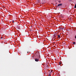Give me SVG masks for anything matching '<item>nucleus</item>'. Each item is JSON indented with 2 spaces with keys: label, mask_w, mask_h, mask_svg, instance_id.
<instances>
[{
  "label": "nucleus",
  "mask_w": 76,
  "mask_h": 76,
  "mask_svg": "<svg viewBox=\"0 0 76 76\" xmlns=\"http://www.w3.org/2000/svg\"><path fill=\"white\" fill-rule=\"evenodd\" d=\"M3 52V50H1V52Z\"/></svg>",
  "instance_id": "obj_15"
},
{
  "label": "nucleus",
  "mask_w": 76,
  "mask_h": 76,
  "mask_svg": "<svg viewBox=\"0 0 76 76\" xmlns=\"http://www.w3.org/2000/svg\"><path fill=\"white\" fill-rule=\"evenodd\" d=\"M12 22L13 23H14V22H15V21H14V20H12Z\"/></svg>",
  "instance_id": "obj_13"
},
{
  "label": "nucleus",
  "mask_w": 76,
  "mask_h": 76,
  "mask_svg": "<svg viewBox=\"0 0 76 76\" xmlns=\"http://www.w3.org/2000/svg\"><path fill=\"white\" fill-rule=\"evenodd\" d=\"M56 35H53V37H54V38H55V39H56L57 38V37H56Z\"/></svg>",
  "instance_id": "obj_4"
},
{
  "label": "nucleus",
  "mask_w": 76,
  "mask_h": 76,
  "mask_svg": "<svg viewBox=\"0 0 76 76\" xmlns=\"http://www.w3.org/2000/svg\"><path fill=\"white\" fill-rule=\"evenodd\" d=\"M74 8L75 9V8H76V4H75V6H74Z\"/></svg>",
  "instance_id": "obj_6"
},
{
  "label": "nucleus",
  "mask_w": 76,
  "mask_h": 76,
  "mask_svg": "<svg viewBox=\"0 0 76 76\" xmlns=\"http://www.w3.org/2000/svg\"><path fill=\"white\" fill-rule=\"evenodd\" d=\"M58 38H60V35H58Z\"/></svg>",
  "instance_id": "obj_5"
},
{
  "label": "nucleus",
  "mask_w": 76,
  "mask_h": 76,
  "mask_svg": "<svg viewBox=\"0 0 76 76\" xmlns=\"http://www.w3.org/2000/svg\"><path fill=\"white\" fill-rule=\"evenodd\" d=\"M49 76H51V75H49Z\"/></svg>",
  "instance_id": "obj_16"
},
{
  "label": "nucleus",
  "mask_w": 76,
  "mask_h": 76,
  "mask_svg": "<svg viewBox=\"0 0 76 76\" xmlns=\"http://www.w3.org/2000/svg\"><path fill=\"white\" fill-rule=\"evenodd\" d=\"M2 8V7H0V10H1H1H2V8Z\"/></svg>",
  "instance_id": "obj_12"
},
{
  "label": "nucleus",
  "mask_w": 76,
  "mask_h": 76,
  "mask_svg": "<svg viewBox=\"0 0 76 76\" xmlns=\"http://www.w3.org/2000/svg\"><path fill=\"white\" fill-rule=\"evenodd\" d=\"M59 64H61V62H59Z\"/></svg>",
  "instance_id": "obj_11"
},
{
  "label": "nucleus",
  "mask_w": 76,
  "mask_h": 76,
  "mask_svg": "<svg viewBox=\"0 0 76 76\" xmlns=\"http://www.w3.org/2000/svg\"><path fill=\"white\" fill-rule=\"evenodd\" d=\"M4 23V22H3V23H1V24H3Z\"/></svg>",
  "instance_id": "obj_14"
},
{
  "label": "nucleus",
  "mask_w": 76,
  "mask_h": 76,
  "mask_svg": "<svg viewBox=\"0 0 76 76\" xmlns=\"http://www.w3.org/2000/svg\"><path fill=\"white\" fill-rule=\"evenodd\" d=\"M2 21H1V22H3V21H2V20H1Z\"/></svg>",
  "instance_id": "obj_19"
},
{
  "label": "nucleus",
  "mask_w": 76,
  "mask_h": 76,
  "mask_svg": "<svg viewBox=\"0 0 76 76\" xmlns=\"http://www.w3.org/2000/svg\"><path fill=\"white\" fill-rule=\"evenodd\" d=\"M28 53V52H27Z\"/></svg>",
  "instance_id": "obj_23"
},
{
  "label": "nucleus",
  "mask_w": 76,
  "mask_h": 76,
  "mask_svg": "<svg viewBox=\"0 0 76 76\" xmlns=\"http://www.w3.org/2000/svg\"><path fill=\"white\" fill-rule=\"evenodd\" d=\"M62 4H59L57 7H58V6H62Z\"/></svg>",
  "instance_id": "obj_3"
},
{
  "label": "nucleus",
  "mask_w": 76,
  "mask_h": 76,
  "mask_svg": "<svg viewBox=\"0 0 76 76\" xmlns=\"http://www.w3.org/2000/svg\"><path fill=\"white\" fill-rule=\"evenodd\" d=\"M50 73H52V71H50Z\"/></svg>",
  "instance_id": "obj_10"
},
{
  "label": "nucleus",
  "mask_w": 76,
  "mask_h": 76,
  "mask_svg": "<svg viewBox=\"0 0 76 76\" xmlns=\"http://www.w3.org/2000/svg\"><path fill=\"white\" fill-rule=\"evenodd\" d=\"M75 38H76V36H75Z\"/></svg>",
  "instance_id": "obj_17"
},
{
  "label": "nucleus",
  "mask_w": 76,
  "mask_h": 76,
  "mask_svg": "<svg viewBox=\"0 0 76 76\" xmlns=\"http://www.w3.org/2000/svg\"><path fill=\"white\" fill-rule=\"evenodd\" d=\"M58 2L59 3H61V1L60 0H59Z\"/></svg>",
  "instance_id": "obj_7"
},
{
  "label": "nucleus",
  "mask_w": 76,
  "mask_h": 76,
  "mask_svg": "<svg viewBox=\"0 0 76 76\" xmlns=\"http://www.w3.org/2000/svg\"><path fill=\"white\" fill-rule=\"evenodd\" d=\"M31 27H32V26H31Z\"/></svg>",
  "instance_id": "obj_22"
},
{
  "label": "nucleus",
  "mask_w": 76,
  "mask_h": 76,
  "mask_svg": "<svg viewBox=\"0 0 76 76\" xmlns=\"http://www.w3.org/2000/svg\"><path fill=\"white\" fill-rule=\"evenodd\" d=\"M35 61H39V58H36L35 59Z\"/></svg>",
  "instance_id": "obj_2"
},
{
  "label": "nucleus",
  "mask_w": 76,
  "mask_h": 76,
  "mask_svg": "<svg viewBox=\"0 0 76 76\" xmlns=\"http://www.w3.org/2000/svg\"><path fill=\"white\" fill-rule=\"evenodd\" d=\"M51 71V72H53V70H51V71Z\"/></svg>",
  "instance_id": "obj_18"
},
{
  "label": "nucleus",
  "mask_w": 76,
  "mask_h": 76,
  "mask_svg": "<svg viewBox=\"0 0 76 76\" xmlns=\"http://www.w3.org/2000/svg\"><path fill=\"white\" fill-rule=\"evenodd\" d=\"M53 43H54V44H55V43H56V42H54Z\"/></svg>",
  "instance_id": "obj_20"
},
{
  "label": "nucleus",
  "mask_w": 76,
  "mask_h": 76,
  "mask_svg": "<svg viewBox=\"0 0 76 76\" xmlns=\"http://www.w3.org/2000/svg\"><path fill=\"white\" fill-rule=\"evenodd\" d=\"M36 56L37 57H38L39 58H40V55H39V53H37L36 54Z\"/></svg>",
  "instance_id": "obj_1"
},
{
  "label": "nucleus",
  "mask_w": 76,
  "mask_h": 76,
  "mask_svg": "<svg viewBox=\"0 0 76 76\" xmlns=\"http://www.w3.org/2000/svg\"><path fill=\"white\" fill-rule=\"evenodd\" d=\"M54 39H56V38H54Z\"/></svg>",
  "instance_id": "obj_21"
},
{
  "label": "nucleus",
  "mask_w": 76,
  "mask_h": 76,
  "mask_svg": "<svg viewBox=\"0 0 76 76\" xmlns=\"http://www.w3.org/2000/svg\"><path fill=\"white\" fill-rule=\"evenodd\" d=\"M75 42H73V44H75Z\"/></svg>",
  "instance_id": "obj_8"
},
{
  "label": "nucleus",
  "mask_w": 76,
  "mask_h": 76,
  "mask_svg": "<svg viewBox=\"0 0 76 76\" xmlns=\"http://www.w3.org/2000/svg\"><path fill=\"white\" fill-rule=\"evenodd\" d=\"M1 39H3V37H1Z\"/></svg>",
  "instance_id": "obj_9"
}]
</instances>
